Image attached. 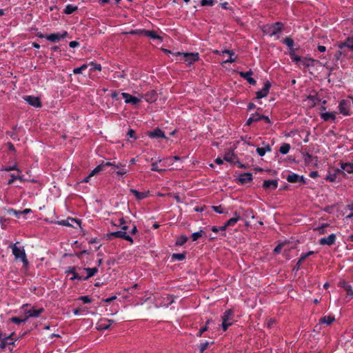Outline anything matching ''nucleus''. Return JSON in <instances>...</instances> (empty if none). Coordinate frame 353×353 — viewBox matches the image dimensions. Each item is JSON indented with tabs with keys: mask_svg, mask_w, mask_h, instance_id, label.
<instances>
[{
	"mask_svg": "<svg viewBox=\"0 0 353 353\" xmlns=\"http://www.w3.org/2000/svg\"><path fill=\"white\" fill-rule=\"evenodd\" d=\"M203 230H200L199 232H196L192 234L191 238L193 241L198 240L203 235Z\"/></svg>",
	"mask_w": 353,
	"mask_h": 353,
	"instance_id": "864d4df0",
	"label": "nucleus"
},
{
	"mask_svg": "<svg viewBox=\"0 0 353 353\" xmlns=\"http://www.w3.org/2000/svg\"><path fill=\"white\" fill-rule=\"evenodd\" d=\"M236 159V155L232 152H226L224 155V157H223V159L228 162H230V163H233L234 162V160Z\"/></svg>",
	"mask_w": 353,
	"mask_h": 353,
	"instance_id": "c9c22d12",
	"label": "nucleus"
},
{
	"mask_svg": "<svg viewBox=\"0 0 353 353\" xmlns=\"http://www.w3.org/2000/svg\"><path fill=\"white\" fill-rule=\"evenodd\" d=\"M315 62H316V61L314 59L303 57L301 63L304 67L309 68L314 66Z\"/></svg>",
	"mask_w": 353,
	"mask_h": 353,
	"instance_id": "c85d7f7f",
	"label": "nucleus"
},
{
	"mask_svg": "<svg viewBox=\"0 0 353 353\" xmlns=\"http://www.w3.org/2000/svg\"><path fill=\"white\" fill-rule=\"evenodd\" d=\"M28 306V304H24L22 306V308L24 310V313L26 314V317L27 318V320L30 317H38L42 313L44 312V309L43 307L36 309L35 307H32L30 310H26L25 307H26Z\"/></svg>",
	"mask_w": 353,
	"mask_h": 353,
	"instance_id": "7ed1b4c3",
	"label": "nucleus"
},
{
	"mask_svg": "<svg viewBox=\"0 0 353 353\" xmlns=\"http://www.w3.org/2000/svg\"><path fill=\"white\" fill-rule=\"evenodd\" d=\"M234 312L232 310H227L221 316L222 321L225 322H232L233 319Z\"/></svg>",
	"mask_w": 353,
	"mask_h": 353,
	"instance_id": "4be33fe9",
	"label": "nucleus"
},
{
	"mask_svg": "<svg viewBox=\"0 0 353 353\" xmlns=\"http://www.w3.org/2000/svg\"><path fill=\"white\" fill-rule=\"evenodd\" d=\"M299 179H300V176L298 174L294 173V172L289 174L286 176V180L289 183H292L298 182L299 181Z\"/></svg>",
	"mask_w": 353,
	"mask_h": 353,
	"instance_id": "2f4dec72",
	"label": "nucleus"
},
{
	"mask_svg": "<svg viewBox=\"0 0 353 353\" xmlns=\"http://www.w3.org/2000/svg\"><path fill=\"white\" fill-rule=\"evenodd\" d=\"M343 56H346V52H345V50L343 49V50H341L339 49V50H338L335 55H334V58L336 59V60H339L341 59V57Z\"/></svg>",
	"mask_w": 353,
	"mask_h": 353,
	"instance_id": "5fc2aeb1",
	"label": "nucleus"
},
{
	"mask_svg": "<svg viewBox=\"0 0 353 353\" xmlns=\"http://www.w3.org/2000/svg\"><path fill=\"white\" fill-rule=\"evenodd\" d=\"M212 208L214 212H216V213H219V214L224 213L223 208H222L221 205H217V206L213 205V206H212Z\"/></svg>",
	"mask_w": 353,
	"mask_h": 353,
	"instance_id": "680f3d73",
	"label": "nucleus"
},
{
	"mask_svg": "<svg viewBox=\"0 0 353 353\" xmlns=\"http://www.w3.org/2000/svg\"><path fill=\"white\" fill-rule=\"evenodd\" d=\"M88 65L87 64H83L81 66L74 68L73 70V73L74 74H81L83 70L88 68Z\"/></svg>",
	"mask_w": 353,
	"mask_h": 353,
	"instance_id": "de8ad7c7",
	"label": "nucleus"
},
{
	"mask_svg": "<svg viewBox=\"0 0 353 353\" xmlns=\"http://www.w3.org/2000/svg\"><path fill=\"white\" fill-rule=\"evenodd\" d=\"M275 324L276 320L274 319H270L267 322V326L270 328L273 327Z\"/></svg>",
	"mask_w": 353,
	"mask_h": 353,
	"instance_id": "69168bd1",
	"label": "nucleus"
},
{
	"mask_svg": "<svg viewBox=\"0 0 353 353\" xmlns=\"http://www.w3.org/2000/svg\"><path fill=\"white\" fill-rule=\"evenodd\" d=\"M145 33V35L152 39H159L162 41L163 39L161 36L158 35L155 31L154 30H143Z\"/></svg>",
	"mask_w": 353,
	"mask_h": 353,
	"instance_id": "7c9ffc66",
	"label": "nucleus"
},
{
	"mask_svg": "<svg viewBox=\"0 0 353 353\" xmlns=\"http://www.w3.org/2000/svg\"><path fill=\"white\" fill-rule=\"evenodd\" d=\"M208 330V326H203V327H201L199 332L196 333V336L198 337H201L203 334V332H206L207 330Z\"/></svg>",
	"mask_w": 353,
	"mask_h": 353,
	"instance_id": "0e129e2a",
	"label": "nucleus"
},
{
	"mask_svg": "<svg viewBox=\"0 0 353 353\" xmlns=\"http://www.w3.org/2000/svg\"><path fill=\"white\" fill-rule=\"evenodd\" d=\"M188 239L185 235H183V234L181 235L179 237H177L176 242H175V245L176 246H181V245H184L188 241Z\"/></svg>",
	"mask_w": 353,
	"mask_h": 353,
	"instance_id": "e433bc0d",
	"label": "nucleus"
},
{
	"mask_svg": "<svg viewBox=\"0 0 353 353\" xmlns=\"http://www.w3.org/2000/svg\"><path fill=\"white\" fill-rule=\"evenodd\" d=\"M336 236L335 234H331L327 237H323L319 240V243L321 245H334L336 242Z\"/></svg>",
	"mask_w": 353,
	"mask_h": 353,
	"instance_id": "0eeeda50",
	"label": "nucleus"
},
{
	"mask_svg": "<svg viewBox=\"0 0 353 353\" xmlns=\"http://www.w3.org/2000/svg\"><path fill=\"white\" fill-rule=\"evenodd\" d=\"M339 110L341 114L345 116L350 115V102L345 99L341 100L339 105Z\"/></svg>",
	"mask_w": 353,
	"mask_h": 353,
	"instance_id": "6e6552de",
	"label": "nucleus"
},
{
	"mask_svg": "<svg viewBox=\"0 0 353 353\" xmlns=\"http://www.w3.org/2000/svg\"><path fill=\"white\" fill-rule=\"evenodd\" d=\"M239 74L241 77L245 79L250 84L253 85H256V81L251 77L253 74L251 70L247 72H239Z\"/></svg>",
	"mask_w": 353,
	"mask_h": 353,
	"instance_id": "2eb2a0df",
	"label": "nucleus"
},
{
	"mask_svg": "<svg viewBox=\"0 0 353 353\" xmlns=\"http://www.w3.org/2000/svg\"><path fill=\"white\" fill-rule=\"evenodd\" d=\"M271 87V83L269 81H266L264 83L263 88L261 90L257 91L256 93V99H262L265 97L270 91V88Z\"/></svg>",
	"mask_w": 353,
	"mask_h": 353,
	"instance_id": "1a4fd4ad",
	"label": "nucleus"
},
{
	"mask_svg": "<svg viewBox=\"0 0 353 353\" xmlns=\"http://www.w3.org/2000/svg\"><path fill=\"white\" fill-rule=\"evenodd\" d=\"M283 43H285L288 47L290 48V50L292 51V47L294 46V41L290 37H285Z\"/></svg>",
	"mask_w": 353,
	"mask_h": 353,
	"instance_id": "09e8293b",
	"label": "nucleus"
},
{
	"mask_svg": "<svg viewBox=\"0 0 353 353\" xmlns=\"http://www.w3.org/2000/svg\"><path fill=\"white\" fill-rule=\"evenodd\" d=\"M147 134L150 139H166L165 132L159 128L152 131H148Z\"/></svg>",
	"mask_w": 353,
	"mask_h": 353,
	"instance_id": "9d476101",
	"label": "nucleus"
},
{
	"mask_svg": "<svg viewBox=\"0 0 353 353\" xmlns=\"http://www.w3.org/2000/svg\"><path fill=\"white\" fill-rule=\"evenodd\" d=\"M278 187L277 180H265L263 183V188L265 190H276Z\"/></svg>",
	"mask_w": 353,
	"mask_h": 353,
	"instance_id": "dca6fc26",
	"label": "nucleus"
},
{
	"mask_svg": "<svg viewBox=\"0 0 353 353\" xmlns=\"http://www.w3.org/2000/svg\"><path fill=\"white\" fill-rule=\"evenodd\" d=\"M157 99V93L155 90H151L145 94V100L148 103L154 102Z\"/></svg>",
	"mask_w": 353,
	"mask_h": 353,
	"instance_id": "aec40b11",
	"label": "nucleus"
},
{
	"mask_svg": "<svg viewBox=\"0 0 353 353\" xmlns=\"http://www.w3.org/2000/svg\"><path fill=\"white\" fill-rule=\"evenodd\" d=\"M121 95L123 98L125 99V103H130L132 105H137L140 103L141 100L136 97H134L128 93L122 92Z\"/></svg>",
	"mask_w": 353,
	"mask_h": 353,
	"instance_id": "4468645a",
	"label": "nucleus"
},
{
	"mask_svg": "<svg viewBox=\"0 0 353 353\" xmlns=\"http://www.w3.org/2000/svg\"><path fill=\"white\" fill-rule=\"evenodd\" d=\"M7 212L9 214H13V215H15L16 216H18L19 215L21 214L20 210H16L13 208H8L7 210Z\"/></svg>",
	"mask_w": 353,
	"mask_h": 353,
	"instance_id": "052dcab7",
	"label": "nucleus"
},
{
	"mask_svg": "<svg viewBox=\"0 0 353 353\" xmlns=\"http://www.w3.org/2000/svg\"><path fill=\"white\" fill-rule=\"evenodd\" d=\"M338 47L341 50L348 48L353 51V38L348 37L345 41L340 42Z\"/></svg>",
	"mask_w": 353,
	"mask_h": 353,
	"instance_id": "a211bd4d",
	"label": "nucleus"
},
{
	"mask_svg": "<svg viewBox=\"0 0 353 353\" xmlns=\"http://www.w3.org/2000/svg\"><path fill=\"white\" fill-rule=\"evenodd\" d=\"M161 159H159L158 161H155V162H153L151 164V170L152 171H154V172H157L159 173H162L165 171L164 169H159V167H158V162H161Z\"/></svg>",
	"mask_w": 353,
	"mask_h": 353,
	"instance_id": "a19ab883",
	"label": "nucleus"
},
{
	"mask_svg": "<svg viewBox=\"0 0 353 353\" xmlns=\"http://www.w3.org/2000/svg\"><path fill=\"white\" fill-rule=\"evenodd\" d=\"M46 39L51 42L57 43L60 41L59 33H52L46 36Z\"/></svg>",
	"mask_w": 353,
	"mask_h": 353,
	"instance_id": "f704fd0d",
	"label": "nucleus"
},
{
	"mask_svg": "<svg viewBox=\"0 0 353 353\" xmlns=\"http://www.w3.org/2000/svg\"><path fill=\"white\" fill-rule=\"evenodd\" d=\"M216 3V0H201V6H213Z\"/></svg>",
	"mask_w": 353,
	"mask_h": 353,
	"instance_id": "c03bdc74",
	"label": "nucleus"
},
{
	"mask_svg": "<svg viewBox=\"0 0 353 353\" xmlns=\"http://www.w3.org/2000/svg\"><path fill=\"white\" fill-rule=\"evenodd\" d=\"M261 121V115L258 112L253 113L250 115L249 119L246 121L247 125H250L253 122H257Z\"/></svg>",
	"mask_w": 353,
	"mask_h": 353,
	"instance_id": "b1692460",
	"label": "nucleus"
},
{
	"mask_svg": "<svg viewBox=\"0 0 353 353\" xmlns=\"http://www.w3.org/2000/svg\"><path fill=\"white\" fill-rule=\"evenodd\" d=\"M107 237L108 240H112V238H119L123 239L127 241L130 242L131 243H133L132 238L127 234L126 232L123 231H116V232H112L108 234H107Z\"/></svg>",
	"mask_w": 353,
	"mask_h": 353,
	"instance_id": "20e7f679",
	"label": "nucleus"
},
{
	"mask_svg": "<svg viewBox=\"0 0 353 353\" xmlns=\"http://www.w3.org/2000/svg\"><path fill=\"white\" fill-rule=\"evenodd\" d=\"M77 9H78L77 6H73L71 4H68L65 6V8L64 9V13L66 14H72Z\"/></svg>",
	"mask_w": 353,
	"mask_h": 353,
	"instance_id": "ea45409f",
	"label": "nucleus"
},
{
	"mask_svg": "<svg viewBox=\"0 0 353 353\" xmlns=\"http://www.w3.org/2000/svg\"><path fill=\"white\" fill-rule=\"evenodd\" d=\"M234 217L230 219L228 221L225 223L228 228L230 226L234 225L237 223V221L240 220V216L239 215H238L236 212H234Z\"/></svg>",
	"mask_w": 353,
	"mask_h": 353,
	"instance_id": "c756f323",
	"label": "nucleus"
},
{
	"mask_svg": "<svg viewBox=\"0 0 353 353\" xmlns=\"http://www.w3.org/2000/svg\"><path fill=\"white\" fill-rule=\"evenodd\" d=\"M307 99L311 103V106H315L320 101V99L316 95H309Z\"/></svg>",
	"mask_w": 353,
	"mask_h": 353,
	"instance_id": "79ce46f5",
	"label": "nucleus"
},
{
	"mask_svg": "<svg viewBox=\"0 0 353 353\" xmlns=\"http://www.w3.org/2000/svg\"><path fill=\"white\" fill-rule=\"evenodd\" d=\"M130 192L134 195L137 200H142L148 196V192H139L134 189H130Z\"/></svg>",
	"mask_w": 353,
	"mask_h": 353,
	"instance_id": "bb28decb",
	"label": "nucleus"
},
{
	"mask_svg": "<svg viewBox=\"0 0 353 353\" xmlns=\"http://www.w3.org/2000/svg\"><path fill=\"white\" fill-rule=\"evenodd\" d=\"M329 226L327 223H323L321 227L314 228L315 231L319 232L320 234H324L325 233V228Z\"/></svg>",
	"mask_w": 353,
	"mask_h": 353,
	"instance_id": "3c124183",
	"label": "nucleus"
},
{
	"mask_svg": "<svg viewBox=\"0 0 353 353\" xmlns=\"http://www.w3.org/2000/svg\"><path fill=\"white\" fill-rule=\"evenodd\" d=\"M10 321L17 325H19L22 322H26L27 321V318L25 319H21L18 316H13L10 319Z\"/></svg>",
	"mask_w": 353,
	"mask_h": 353,
	"instance_id": "49530a36",
	"label": "nucleus"
},
{
	"mask_svg": "<svg viewBox=\"0 0 353 353\" xmlns=\"http://www.w3.org/2000/svg\"><path fill=\"white\" fill-rule=\"evenodd\" d=\"M105 165H106V166H112V167L118 168V169L124 168V167H125L124 165H123L121 163H116L114 161V162H110V161L105 162Z\"/></svg>",
	"mask_w": 353,
	"mask_h": 353,
	"instance_id": "603ef678",
	"label": "nucleus"
},
{
	"mask_svg": "<svg viewBox=\"0 0 353 353\" xmlns=\"http://www.w3.org/2000/svg\"><path fill=\"white\" fill-rule=\"evenodd\" d=\"M24 100L32 106L35 108L41 107V102L39 97L34 96H25L23 97Z\"/></svg>",
	"mask_w": 353,
	"mask_h": 353,
	"instance_id": "f8f14e48",
	"label": "nucleus"
},
{
	"mask_svg": "<svg viewBox=\"0 0 353 353\" xmlns=\"http://www.w3.org/2000/svg\"><path fill=\"white\" fill-rule=\"evenodd\" d=\"M90 65L92 66V68H90L91 72L94 71V70H98V71L101 70V64H98L97 63L92 61L90 63Z\"/></svg>",
	"mask_w": 353,
	"mask_h": 353,
	"instance_id": "6e6d98bb",
	"label": "nucleus"
},
{
	"mask_svg": "<svg viewBox=\"0 0 353 353\" xmlns=\"http://www.w3.org/2000/svg\"><path fill=\"white\" fill-rule=\"evenodd\" d=\"M290 55L291 57L292 60L294 62H296V63L300 62V63H301V60L303 59V58H301V57H299L298 55H296L294 52H290Z\"/></svg>",
	"mask_w": 353,
	"mask_h": 353,
	"instance_id": "4d7b16f0",
	"label": "nucleus"
},
{
	"mask_svg": "<svg viewBox=\"0 0 353 353\" xmlns=\"http://www.w3.org/2000/svg\"><path fill=\"white\" fill-rule=\"evenodd\" d=\"M78 300L82 301L83 303H90L92 299L89 296H81L78 298Z\"/></svg>",
	"mask_w": 353,
	"mask_h": 353,
	"instance_id": "bf43d9fd",
	"label": "nucleus"
},
{
	"mask_svg": "<svg viewBox=\"0 0 353 353\" xmlns=\"http://www.w3.org/2000/svg\"><path fill=\"white\" fill-rule=\"evenodd\" d=\"M335 321V318L332 315L324 316L319 319V324H326L327 325L332 324Z\"/></svg>",
	"mask_w": 353,
	"mask_h": 353,
	"instance_id": "5701e85b",
	"label": "nucleus"
},
{
	"mask_svg": "<svg viewBox=\"0 0 353 353\" xmlns=\"http://www.w3.org/2000/svg\"><path fill=\"white\" fill-rule=\"evenodd\" d=\"M209 345L210 343L208 341H205V343H201L199 345V353H203L204 351L208 348Z\"/></svg>",
	"mask_w": 353,
	"mask_h": 353,
	"instance_id": "13d9d810",
	"label": "nucleus"
},
{
	"mask_svg": "<svg viewBox=\"0 0 353 353\" xmlns=\"http://www.w3.org/2000/svg\"><path fill=\"white\" fill-rule=\"evenodd\" d=\"M341 175V173H338L337 169H336L334 174H330L326 177V180L330 182H334L336 181V178Z\"/></svg>",
	"mask_w": 353,
	"mask_h": 353,
	"instance_id": "a18cd8bd",
	"label": "nucleus"
},
{
	"mask_svg": "<svg viewBox=\"0 0 353 353\" xmlns=\"http://www.w3.org/2000/svg\"><path fill=\"white\" fill-rule=\"evenodd\" d=\"M239 180L242 184L247 183L252 180V175L251 173L241 174L239 177Z\"/></svg>",
	"mask_w": 353,
	"mask_h": 353,
	"instance_id": "393cba45",
	"label": "nucleus"
},
{
	"mask_svg": "<svg viewBox=\"0 0 353 353\" xmlns=\"http://www.w3.org/2000/svg\"><path fill=\"white\" fill-rule=\"evenodd\" d=\"M80 46L79 42H78V41H70V42L69 43V46H70V48H76V47H78V46Z\"/></svg>",
	"mask_w": 353,
	"mask_h": 353,
	"instance_id": "338daca9",
	"label": "nucleus"
},
{
	"mask_svg": "<svg viewBox=\"0 0 353 353\" xmlns=\"http://www.w3.org/2000/svg\"><path fill=\"white\" fill-rule=\"evenodd\" d=\"M11 179L8 180V185L12 184L15 180H19L21 182L29 181L28 179L24 178V175H14V174H10Z\"/></svg>",
	"mask_w": 353,
	"mask_h": 353,
	"instance_id": "cd10ccee",
	"label": "nucleus"
},
{
	"mask_svg": "<svg viewBox=\"0 0 353 353\" xmlns=\"http://www.w3.org/2000/svg\"><path fill=\"white\" fill-rule=\"evenodd\" d=\"M338 285L346 291L347 296L353 297V288L345 280L340 281Z\"/></svg>",
	"mask_w": 353,
	"mask_h": 353,
	"instance_id": "f3484780",
	"label": "nucleus"
},
{
	"mask_svg": "<svg viewBox=\"0 0 353 353\" xmlns=\"http://www.w3.org/2000/svg\"><path fill=\"white\" fill-rule=\"evenodd\" d=\"M14 343L12 335L4 337L1 340L0 347L4 349L7 345H12Z\"/></svg>",
	"mask_w": 353,
	"mask_h": 353,
	"instance_id": "a878e982",
	"label": "nucleus"
},
{
	"mask_svg": "<svg viewBox=\"0 0 353 353\" xmlns=\"http://www.w3.org/2000/svg\"><path fill=\"white\" fill-rule=\"evenodd\" d=\"M321 118L324 121H335L336 119V114L335 112H321L320 113Z\"/></svg>",
	"mask_w": 353,
	"mask_h": 353,
	"instance_id": "412c9836",
	"label": "nucleus"
},
{
	"mask_svg": "<svg viewBox=\"0 0 353 353\" xmlns=\"http://www.w3.org/2000/svg\"><path fill=\"white\" fill-rule=\"evenodd\" d=\"M290 145L289 143H283L279 149V152L283 154H286L289 152Z\"/></svg>",
	"mask_w": 353,
	"mask_h": 353,
	"instance_id": "37998d69",
	"label": "nucleus"
},
{
	"mask_svg": "<svg viewBox=\"0 0 353 353\" xmlns=\"http://www.w3.org/2000/svg\"><path fill=\"white\" fill-rule=\"evenodd\" d=\"M283 245L282 244H279L276 248L274 249V254H279L281 252Z\"/></svg>",
	"mask_w": 353,
	"mask_h": 353,
	"instance_id": "774afa93",
	"label": "nucleus"
},
{
	"mask_svg": "<svg viewBox=\"0 0 353 353\" xmlns=\"http://www.w3.org/2000/svg\"><path fill=\"white\" fill-rule=\"evenodd\" d=\"M341 168H337V172L341 173L342 176L345 175V172L353 174V163H341Z\"/></svg>",
	"mask_w": 353,
	"mask_h": 353,
	"instance_id": "423d86ee",
	"label": "nucleus"
},
{
	"mask_svg": "<svg viewBox=\"0 0 353 353\" xmlns=\"http://www.w3.org/2000/svg\"><path fill=\"white\" fill-rule=\"evenodd\" d=\"M283 26V23L281 22H276L272 24L269 28L271 31L270 36L273 37L279 34L282 31Z\"/></svg>",
	"mask_w": 353,
	"mask_h": 353,
	"instance_id": "9b49d317",
	"label": "nucleus"
},
{
	"mask_svg": "<svg viewBox=\"0 0 353 353\" xmlns=\"http://www.w3.org/2000/svg\"><path fill=\"white\" fill-rule=\"evenodd\" d=\"M223 53L228 54H229V59L224 61L223 62L225 63H234L236 61V57L233 58V56L234 55V53L232 50H224L222 51Z\"/></svg>",
	"mask_w": 353,
	"mask_h": 353,
	"instance_id": "72a5a7b5",
	"label": "nucleus"
},
{
	"mask_svg": "<svg viewBox=\"0 0 353 353\" xmlns=\"http://www.w3.org/2000/svg\"><path fill=\"white\" fill-rule=\"evenodd\" d=\"M105 166V162L103 161L101 164L97 165L94 170H92L90 172V176H93L95 174H98L99 172L103 170Z\"/></svg>",
	"mask_w": 353,
	"mask_h": 353,
	"instance_id": "473e14b6",
	"label": "nucleus"
},
{
	"mask_svg": "<svg viewBox=\"0 0 353 353\" xmlns=\"http://www.w3.org/2000/svg\"><path fill=\"white\" fill-rule=\"evenodd\" d=\"M232 325V322L222 321L221 327H222L223 332H225L228 330V327Z\"/></svg>",
	"mask_w": 353,
	"mask_h": 353,
	"instance_id": "e2e57ef3",
	"label": "nucleus"
},
{
	"mask_svg": "<svg viewBox=\"0 0 353 353\" xmlns=\"http://www.w3.org/2000/svg\"><path fill=\"white\" fill-rule=\"evenodd\" d=\"M114 323L112 319H101L97 323L96 328L98 330H105L110 327L111 325Z\"/></svg>",
	"mask_w": 353,
	"mask_h": 353,
	"instance_id": "39448f33",
	"label": "nucleus"
},
{
	"mask_svg": "<svg viewBox=\"0 0 353 353\" xmlns=\"http://www.w3.org/2000/svg\"><path fill=\"white\" fill-rule=\"evenodd\" d=\"M18 243L10 245V248L12 249V254L14 256L16 259H20L23 265L26 266L28 265V261L26 257V252L23 247H18Z\"/></svg>",
	"mask_w": 353,
	"mask_h": 353,
	"instance_id": "f03ea898",
	"label": "nucleus"
},
{
	"mask_svg": "<svg viewBox=\"0 0 353 353\" xmlns=\"http://www.w3.org/2000/svg\"><path fill=\"white\" fill-rule=\"evenodd\" d=\"M186 257V252L183 253H174L172 254L171 258L175 261H183Z\"/></svg>",
	"mask_w": 353,
	"mask_h": 353,
	"instance_id": "58836bf2",
	"label": "nucleus"
},
{
	"mask_svg": "<svg viewBox=\"0 0 353 353\" xmlns=\"http://www.w3.org/2000/svg\"><path fill=\"white\" fill-rule=\"evenodd\" d=\"M76 269L77 268L74 266L68 267V268L65 270V273L68 275V274L72 275V276L71 278H70V280H71V281H74V280L83 281V276L79 275L77 272Z\"/></svg>",
	"mask_w": 353,
	"mask_h": 353,
	"instance_id": "ddd939ff",
	"label": "nucleus"
},
{
	"mask_svg": "<svg viewBox=\"0 0 353 353\" xmlns=\"http://www.w3.org/2000/svg\"><path fill=\"white\" fill-rule=\"evenodd\" d=\"M175 56L180 57V60H183L188 66H191L192 63L198 61L199 58V54L198 52H175Z\"/></svg>",
	"mask_w": 353,
	"mask_h": 353,
	"instance_id": "f257e3e1",
	"label": "nucleus"
},
{
	"mask_svg": "<svg viewBox=\"0 0 353 353\" xmlns=\"http://www.w3.org/2000/svg\"><path fill=\"white\" fill-rule=\"evenodd\" d=\"M83 270L87 272V275L85 276H83V281L88 280L90 277L94 276L99 271L98 268L97 267L92 268H85Z\"/></svg>",
	"mask_w": 353,
	"mask_h": 353,
	"instance_id": "6ab92c4d",
	"label": "nucleus"
},
{
	"mask_svg": "<svg viewBox=\"0 0 353 353\" xmlns=\"http://www.w3.org/2000/svg\"><path fill=\"white\" fill-rule=\"evenodd\" d=\"M271 151V148L269 145H267L265 147L256 148V152L260 157H263L266 152Z\"/></svg>",
	"mask_w": 353,
	"mask_h": 353,
	"instance_id": "4c0bfd02",
	"label": "nucleus"
},
{
	"mask_svg": "<svg viewBox=\"0 0 353 353\" xmlns=\"http://www.w3.org/2000/svg\"><path fill=\"white\" fill-rule=\"evenodd\" d=\"M1 170L2 171H6V172H10V171H12V170H17L18 172H21V170L18 168L17 164L12 165V166H4L3 167Z\"/></svg>",
	"mask_w": 353,
	"mask_h": 353,
	"instance_id": "8fccbe9b",
	"label": "nucleus"
}]
</instances>
